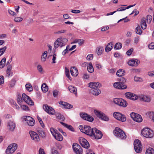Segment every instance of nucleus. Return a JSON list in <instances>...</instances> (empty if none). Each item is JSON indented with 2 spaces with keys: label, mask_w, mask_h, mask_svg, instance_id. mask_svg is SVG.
<instances>
[{
  "label": "nucleus",
  "mask_w": 154,
  "mask_h": 154,
  "mask_svg": "<svg viewBox=\"0 0 154 154\" xmlns=\"http://www.w3.org/2000/svg\"><path fill=\"white\" fill-rule=\"evenodd\" d=\"M68 42L66 38L60 37L57 38L54 43V47L56 49L59 47L60 48L65 46Z\"/></svg>",
  "instance_id": "nucleus-1"
},
{
  "label": "nucleus",
  "mask_w": 154,
  "mask_h": 154,
  "mask_svg": "<svg viewBox=\"0 0 154 154\" xmlns=\"http://www.w3.org/2000/svg\"><path fill=\"white\" fill-rule=\"evenodd\" d=\"M114 133L116 137L120 139H122L126 138V136L125 132L118 127L116 128L114 131Z\"/></svg>",
  "instance_id": "nucleus-2"
},
{
  "label": "nucleus",
  "mask_w": 154,
  "mask_h": 154,
  "mask_svg": "<svg viewBox=\"0 0 154 154\" xmlns=\"http://www.w3.org/2000/svg\"><path fill=\"white\" fill-rule=\"evenodd\" d=\"M141 133L143 137L147 138H151L153 136L152 131L149 128H146L143 129Z\"/></svg>",
  "instance_id": "nucleus-3"
},
{
  "label": "nucleus",
  "mask_w": 154,
  "mask_h": 154,
  "mask_svg": "<svg viewBox=\"0 0 154 154\" xmlns=\"http://www.w3.org/2000/svg\"><path fill=\"white\" fill-rule=\"evenodd\" d=\"M50 131L53 137L56 140L60 141L63 140L62 136L56 129L51 128L50 129Z\"/></svg>",
  "instance_id": "nucleus-4"
},
{
  "label": "nucleus",
  "mask_w": 154,
  "mask_h": 154,
  "mask_svg": "<svg viewBox=\"0 0 154 154\" xmlns=\"http://www.w3.org/2000/svg\"><path fill=\"white\" fill-rule=\"evenodd\" d=\"M94 112L97 117L105 121H108L109 120V117L103 112L97 110H94Z\"/></svg>",
  "instance_id": "nucleus-5"
},
{
  "label": "nucleus",
  "mask_w": 154,
  "mask_h": 154,
  "mask_svg": "<svg viewBox=\"0 0 154 154\" xmlns=\"http://www.w3.org/2000/svg\"><path fill=\"white\" fill-rule=\"evenodd\" d=\"M102 136L103 134L100 131L98 130L96 128H94V131L91 135V137L96 139H99L102 137Z\"/></svg>",
  "instance_id": "nucleus-6"
},
{
  "label": "nucleus",
  "mask_w": 154,
  "mask_h": 154,
  "mask_svg": "<svg viewBox=\"0 0 154 154\" xmlns=\"http://www.w3.org/2000/svg\"><path fill=\"white\" fill-rule=\"evenodd\" d=\"M134 147L135 151L138 153L140 152L142 150V146L140 142L138 139L135 140L134 143Z\"/></svg>",
  "instance_id": "nucleus-7"
},
{
  "label": "nucleus",
  "mask_w": 154,
  "mask_h": 154,
  "mask_svg": "<svg viewBox=\"0 0 154 154\" xmlns=\"http://www.w3.org/2000/svg\"><path fill=\"white\" fill-rule=\"evenodd\" d=\"M17 145L16 143H13L10 145L6 150V152L7 154L13 153L17 149Z\"/></svg>",
  "instance_id": "nucleus-8"
},
{
  "label": "nucleus",
  "mask_w": 154,
  "mask_h": 154,
  "mask_svg": "<svg viewBox=\"0 0 154 154\" xmlns=\"http://www.w3.org/2000/svg\"><path fill=\"white\" fill-rule=\"evenodd\" d=\"M43 108L44 110L49 115H54L55 113V111L54 109L46 104L43 105Z\"/></svg>",
  "instance_id": "nucleus-9"
},
{
  "label": "nucleus",
  "mask_w": 154,
  "mask_h": 154,
  "mask_svg": "<svg viewBox=\"0 0 154 154\" xmlns=\"http://www.w3.org/2000/svg\"><path fill=\"white\" fill-rule=\"evenodd\" d=\"M113 116L117 120L124 122L126 121V118L125 115L118 112H115L113 114Z\"/></svg>",
  "instance_id": "nucleus-10"
},
{
  "label": "nucleus",
  "mask_w": 154,
  "mask_h": 154,
  "mask_svg": "<svg viewBox=\"0 0 154 154\" xmlns=\"http://www.w3.org/2000/svg\"><path fill=\"white\" fill-rule=\"evenodd\" d=\"M23 120L26 121L28 125L33 126L35 124V121L32 117L29 116H24L23 117Z\"/></svg>",
  "instance_id": "nucleus-11"
},
{
  "label": "nucleus",
  "mask_w": 154,
  "mask_h": 154,
  "mask_svg": "<svg viewBox=\"0 0 154 154\" xmlns=\"http://www.w3.org/2000/svg\"><path fill=\"white\" fill-rule=\"evenodd\" d=\"M22 100L29 105H33L34 104L33 102L31 99L24 93L22 94Z\"/></svg>",
  "instance_id": "nucleus-12"
},
{
  "label": "nucleus",
  "mask_w": 154,
  "mask_h": 154,
  "mask_svg": "<svg viewBox=\"0 0 154 154\" xmlns=\"http://www.w3.org/2000/svg\"><path fill=\"white\" fill-rule=\"evenodd\" d=\"M131 116L133 119L137 122H141L143 119L140 115L134 112H132L130 114Z\"/></svg>",
  "instance_id": "nucleus-13"
},
{
  "label": "nucleus",
  "mask_w": 154,
  "mask_h": 154,
  "mask_svg": "<svg viewBox=\"0 0 154 154\" xmlns=\"http://www.w3.org/2000/svg\"><path fill=\"white\" fill-rule=\"evenodd\" d=\"M73 149L76 154H82V149L81 147L76 143H73L72 145Z\"/></svg>",
  "instance_id": "nucleus-14"
},
{
  "label": "nucleus",
  "mask_w": 154,
  "mask_h": 154,
  "mask_svg": "<svg viewBox=\"0 0 154 154\" xmlns=\"http://www.w3.org/2000/svg\"><path fill=\"white\" fill-rule=\"evenodd\" d=\"M79 142L81 146L85 148H88L89 144L88 141L83 137H80L79 139Z\"/></svg>",
  "instance_id": "nucleus-15"
},
{
  "label": "nucleus",
  "mask_w": 154,
  "mask_h": 154,
  "mask_svg": "<svg viewBox=\"0 0 154 154\" xmlns=\"http://www.w3.org/2000/svg\"><path fill=\"white\" fill-rule=\"evenodd\" d=\"M80 116L83 119L90 122H92L94 120L93 117L86 113H80Z\"/></svg>",
  "instance_id": "nucleus-16"
},
{
  "label": "nucleus",
  "mask_w": 154,
  "mask_h": 154,
  "mask_svg": "<svg viewBox=\"0 0 154 154\" xmlns=\"http://www.w3.org/2000/svg\"><path fill=\"white\" fill-rule=\"evenodd\" d=\"M7 127L9 131L13 132L15 129L16 127L15 124L12 121H9L7 123Z\"/></svg>",
  "instance_id": "nucleus-17"
},
{
  "label": "nucleus",
  "mask_w": 154,
  "mask_h": 154,
  "mask_svg": "<svg viewBox=\"0 0 154 154\" xmlns=\"http://www.w3.org/2000/svg\"><path fill=\"white\" fill-rule=\"evenodd\" d=\"M113 86L114 87L117 89H125L127 88L126 85H124L121 82H116L114 83Z\"/></svg>",
  "instance_id": "nucleus-18"
},
{
  "label": "nucleus",
  "mask_w": 154,
  "mask_h": 154,
  "mask_svg": "<svg viewBox=\"0 0 154 154\" xmlns=\"http://www.w3.org/2000/svg\"><path fill=\"white\" fill-rule=\"evenodd\" d=\"M29 134L32 140L36 142L40 140L39 136L36 132L32 131H30Z\"/></svg>",
  "instance_id": "nucleus-19"
},
{
  "label": "nucleus",
  "mask_w": 154,
  "mask_h": 154,
  "mask_svg": "<svg viewBox=\"0 0 154 154\" xmlns=\"http://www.w3.org/2000/svg\"><path fill=\"white\" fill-rule=\"evenodd\" d=\"M84 129L85 130L84 133L91 137L92 134L93 133L94 128H92L88 126L85 125V127Z\"/></svg>",
  "instance_id": "nucleus-20"
},
{
  "label": "nucleus",
  "mask_w": 154,
  "mask_h": 154,
  "mask_svg": "<svg viewBox=\"0 0 154 154\" xmlns=\"http://www.w3.org/2000/svg\"><path fill=\"white\" fill-rule=\"evenodd\" d=\"M140 61L136 59H131L128 61V64L129 65L132 66H137L140 63Z\"/></svg>",
  "instance_id": "nucleus-21"
},
{
  "label": "nucleus",
  "mask_w": 154,
  "mask_h": 154,
  "mask_svg": "<svg viewBox=\"0 0 154 154\" xmlns=\"http://www.w3.org/2000/svg\"><path fill=\"white\" fill-rule=\"evenodd\" d=\"M89 86L92 89L99 88L101 87V84L99 82H92L88 83Z\"/></svg>",
  "instance_id": "nucleus-22"
},
{
  "label": "nucleus",
  "mask_w": 154,
  "mask_h": 154,
  "mask_svg": "<svg viewBox=\"0 0 154 154\" xmlns=\"http://www.w3.org/2000/svg\"><path fill=\"white\" fill-rule=\"evenodd\" d=\"M139 98L140 100L149 103L151 100L150 97L146 95H141L140 96Z\"/></svg>",
  "instance_id": "nucleus-23"
},
{
  "label": "nucleus",
  "mask_w": 154,
  "mask_h": 154,
  "mask_svg": "<svg viewBox=\"0 0 154 154\" xmlns=\"http://www.w3.org/2000/svg\"><path fill=\"white\" fill-rule=\"evenodd\" d=\"M70 73L72 76L76 77L78 75V71L75 67H73L70 69Z\"/></svg>",
  "instance_id": "nucleus-24"
},
{
  "label": "nucleus",
  "mask_w": 154,
  "mask_h": 154,
  "mask_svg": "<svg viewBox=\"0 0 154 154\" xmlns=\"http://www.w3.org/2000/svg\"><path fill=\"white\" fill-rule=\"evenodd\" d=\"M59 103L60 104L63 106L66 109H70L73 107L72 105L65 102L61 101L59 102Z\"/></svg>",
  "instance_id": "nucleus-25"
},
{
  "label": "nucleus",
  "mask_w": 154,
  "mask_h": 154,
  "mask_svg": "<svg viewBox=\"0 0 154 154\" xmlns=\"http://www.w3.org/2000/svg\"><path fill=\"white\" fill-rule=\"evenodd\" d=\"M90 91L91 93L95 96H98L101 93L100 90L98 88L91 89Z\"/></svg>",
  "instance_id": "nucleus-26"
},
{
  "label": "nucleus",
  "mask_w": 154,
  "mask_h": 154,
  "mask_svg": "<svg viewBox=\"0 0 154 154\" xmlns=\"http://www.w3.org/2000/svg\"><path fill=\"white\" fill-rule=\"evenodd\" d=\"M68 89L71 93H73L75 96L77 95V90L75 87L72 85H70L68 87Z\"/></svg>",
  "instance_id": "nucleus-27"
},
{
  "label": "nucleus",
  "mask_w": 154,
  "mask_h": 154,
  "mask_svg": "<svg viewBox=\"0 0 154 154\" xmlns=\"http://www.w3.org/2000/svg\"><path fill=\"white\" fill-rule=\"evenodd\" d=\"M113 44L112 42L109 43L105 48V51L106 52H108L111 50L113 47Z\"/></svg>",
  "instance_id": "nucleus-28"
},
{
  "label": "nucleus",
  "mask_w": 154,
  "mask_h": 154,
  "mask_svg": "<svg viewBox=\"0 0 154 154\" xmlns=\"http://www.w3.org/2000/svg\"><path fill=\"white\" fill-rule=\"evenodd\" d=\"M104 51L103 48L101 46H99L96 49V52L98 55H100L102 54Z\"/></svg>",
  "instance_id": "nucleus-29"
},
{
  "label": "nucleus",
  "mask_w": 154,
  "mask_h": 154,
  "mask_svg": "<svg viewBox=\"0 0 154 154\" xmlns=\"http://www.w3.org/2000/svg\"><path fill=\"white\" fill-rule=\"evenodd\" d=\"M87 70L88 71L91 73H92L94 72V69L91 62H90L88 63L87 66Z\"/></svg>",
  "instance_id": "nucleus-30"
},
{
  "label": "nucleus",
  "mask_w": 154,
  "mask_h": 154,
  "mask_svg": "<svg viewBox=\"0 0 154 154\" xmlns=\"http://www.w3.org/2000/svg\"><path fill=\"white\" fill-rule=\"evenodd\" d=\"M48 52L46 51H44L41 56V61L42 62H45L46 60L47 54Z\"/></svg>",
  "instance_id": "nucleus-31"
},
{
  "label": "nucleus",
  "mask_w": 154,
  "mask_h": 154,
  "mask_svg": "<svg viewBox=\"0 0 154 154\" xmlns=\"http://www.w3.org/2000/svg\"><path fill=\"white\" fill-rule=\"evenodd\" d=\"M141 26L142 29H144L146 28V19L144 18H142V19L141 23Z\"/></svg>",
  "instance_id": "nucleus-32"
},
{
  "label": "nucleus",
  "mask_w": 154,
  "mask_h": 154,
  "mask_svg": "<svg viewBox=\"0 0 154 154\" xmlns=\"http://www.w3.org/2000/svg\"><path fill=\"white\" fill-rule=\"evenodd\" d=\"M37 131L40 136L42 137H45V132L42 129L38 128L37 129Z\"/></svg>",
  "instance_id": "nucleus-33"
},
{
  "label": "nucleus",
  "mask_w": 154,
  "mask_h": 154,
  "mask_svg": "<svg viewBox=\"0 0 154 154\" xmlns=\"http://www.w3.org/2000/svg\"><path fill=\"white\" fill-rule=\"evenodd\" d=\"M42 91L44 93L46 92L48 90V87L45 83H43L41 86Z\"/></svg>",
  "instance_id": "nucleus-34"
},
{
  "label": "nucleus",
  "mask_w": 154,
  "mask_h": 154,
  "mask_svg": "<svg viewBox=\"0 0 154 154\" xmlns=\"http://www.w3.org/2000/svg\"><path fill=\"white\" fill-rule=\"evenodd\" d=\"M60 123L63 125L65 127L67 128L68 129L72 131H74V129L72 127V126L71 125H68L66 124H65L63 122H60Z\"/></svg>",
  "instance_id": "nucleus-35"
},
{
  "label": "nucleus",
  "mask_w": 154,
  "mask_h": 154,
  "mask_svg": "<svg viewBox=\"0 0 154 154\" xmlns=\"http://www.w3.org/2000/svg\"><path fill=\"white\" fill-rule=\"evenodd\" d=\"M121 100L120 103L119 104V106L123 107H126L127 105V103L126 101L122 99Z\"/></svg>",
  "instance_id": "nucleus-36"
},
{
  "label": "nucleus",
  "mask_w": 154,
  "mask_h": 154,
  "mask_svg": "<svg viewBox=\"0 0 154 154\" xmlns=\"http://www.w3.org/2000/svg\"><path fill=\"white\" fill-rule=\"evenodd\" d=\"M6 60V58L4 57L0 61V68H3L5 66Z\"/></svg>",
  "instance_id": "nucleus-37"
},
{
  "label": "nucleus",
  "mask_w": 154,
  "mask_h": 154,
  "mask_svg": "<svg viewBox=\"0 0 154 154\" xmlns=\"http://www.w3.org/2000/svg\"><path fill=\"white\" fill-rule=\"evenodd\" d=\"M37 70L41 74L44 73V71L42 66L40 64H38L37 66Z\"/></svg>",
  "instance_id": "nucleus-38"
},
{
  "label": "nucleus",
  "mask_w": 154,
  "mask_h": 154,
  "mask_svg": "<svg viewBox=\"0 0 154 154\" xmlns=\"http://www.w3.org/2000/svg\"><path fill=\"white\" fill-rule=\"evenodd\" d=\"M124 71L122 69H119L116 73V75L119 77L122 76L124 75Z\"/></svg>",
  "instance_id": "nucleus-39"
},
{
  "label": "nucleus",
  "mask_w": 154,
  "mask_h": 154,
  "mask_svg": "<svg viewBox=\"0 0 154 154\" xmlns=\"http://www.w3.org/2000/svg\"><path fill=\"white\" fill-rule=\"evenodd\" d=\"M122 47V45L120 43H117L114 46V49L115 50H119Z\"/></svg>",
  "instance_id": "nucleus-40"
},
{
  "label": "nucleus",
  "mask_w": 154,
  "mask_h": 154,
  "mask_svg": "<svg viewBox=\"0 0 154 154\" xmlns=\"http://www.w3.org/2000/svg\"><path fill=\"white\" fill-rule=\"evenodd\" d=\"M56 116L57 118L62 121H63L65 118L63 115H61L60 113H57L56 114Z\"/></svg>",
  "instance_id": "nucleus-41"
},
{
  "label": "nucleus",
  "mask_w": 154,
  "mask_h": 154,
  "mask_svg": "<svg viewBox=\"0 0 154 154\" xmlns=\"http://www.w3.org/2000/svg\"><path fill=\"white\" fill-rule=\"evenodd\" d=\"M65 74L66 76L69 80H71V78L70 76L69 70L66 67H65Z\"/></svg>",
  "instance_id": "nucleus-42"
},
{
  "label": "nucleus",
  "mask_w": 154,
  "mask_h": 154,
  "mask_svg": "<svg viewBox=\"0 0 154 154\" xmlns=\"http://www.w3.org/2000/svg\"><path fill=\"white\" fill-rule=\"evenodd\" d=\"M146 154H154V150L152 148H149L146 150Z\"/></svg>",
  "instance_id": "nucleus-43"
},
{
  "label": "nucleus",
  "mask_w": 154,
  "mask_h": 154,
  "mask_svg": "<svg viewBox=\"0 0 154 154\" xmlns=\"http://www.w3.org/2000/svg\"><path fill=\"white\" fill-rule=\"evenodd\" d=\"M26 88L27 90L29 91H31L32 90V88L30 84H28L25 85Z\"/></svg>",
  "instance_id": "nucleus-44"
},
{
  "label": "nucleus",
  "mask_w": 154,
  "mask_h": 154,
  "mask_svg": "<svg viewBox=\"0 0 154 154\" xmlns=\"http://www.w3.org/2000/svg\"><path fill=\"white\" fill-rule=\"evenodd\" d=\"M148 114L149 118L154 122V112H149Z\"/></svg>",
  "instance_id": "nucleus-45"
},
{
  "label": "nucleus",
  "mask_w": 154,
  "mask_h": 154,
  "mask_svg": "<svg viewBox=\"0 0 154 154\" xmlns=\"http://www.w3.org/2000/svg\"><path fill=\"white\" fill-rule=\"evenodd\" d=\"M136 32L137 34L141 35V34L142 33V31L141 30L139 26H138L136 28Z\"/></svg>",
  "instance_id": "nucleus-46"
},
{
  "label": "nucleus",
  "mask_w": 154,
  "mask_h": 154,
  "mask_svg": "<svg viewBox=\"0 0 154 154\" xmlns=\"http://www.w3.org/2000/svg\"><path fill=\"white\" fill-rule=\"evenodd\" d=\"M121 99L122 98H115L114 99L113 102L119 105V104L120 103L121 100Z\"/></svg>",
  "instance_id": "nucleus-47"
},
{
  "label": "nucleus",
  "mask_w": 154,
  "mask_h": 154,
  "mask_svg": "<svg viewBox=\"0 0 154 154\" xmlns=\"http://www.w3.org/2000/svg\"><path fill=\"white\" fill-rule=\"evenodd\" d=\"M7 47L5 46L0 48V56L2 55L5 52Z\"/></svg>",
  "instance_id": "nucleus-48"
},
{
  "label": "nucleus",
  "mask_w": 154,
  "mask_h": 154,
  "mask_svg": "<svg viewBox=\"0 0 154 154\" xmlns=\"http://www.w3.org/2000/svg\"><path fill=\"white\" fill-rule=\"evenodd\" d=\"M21 108L24 111H28L29 110V108L25 105H22L20 106Z\"/></svg>",
  "instance_id": "nucleus-49"
},
{
  "label": "nucleus",
  "mask_w": 154,
  "mask_h": 154,
  "mask_svg": "<svg viewBox=\"0 0 154 154\" xmlns=\"http://www.w3.org/2000/svg\"><path fill=\"white\" fill-rule=\"evenodd\" d=\"M93 54H88L86 57V59L88 61L91 60H93Z\"/></svg>",
  "instance_id": "nucleus-50"
},
{
  "label": "nucleus",
  "mask_w": 154,
  "mask_h": 154,
  "mask_svg": "<svg viewBox=\"0 0 154 154\" xmlns=\"http://www.w3.org/2000/svg\"><path fill=\"white\" fill-rule=\"evenodd\" d=\"M23 20V19L21 17H16L14 18V20L16 22H19L22 21Z\"/></svg>",
  "instance_id": "nucleus-51"
},
{
  "label": "nucleus",
  "mask_w": 154,
  "mask_h": 154,
  "mask_svg": "<svg viewBox=\"0 0 154 154\" xmlns=\"http://www.w3.org/2000/svg\"><path fill=\"white\" fill-rule=\"evenodd\" d=\"M6 72V76L8 77H10L12 75L13 73L11 70H7Z\"/></svg>",
  "instance_id": "nucleus-52"
},
{
  "label": "nucleus",
  "mask_w": 154,
  "mask_h": 154,
  "mask_svg": "<svg viewBox=\"0 0 154 154\" xmlns=\"http://www.w3.org/2000/svg\"><path fill=\"white\" fill-rule=\"evenodd\" d=\"M152 17L150 15H148L146 17V20H147V22L148 23H150L152 20Z\"/></svg>",
  "instance_id": "nucleus-53"
},
{
  "label": "nucleus",
  "mask_w": 154,
  "mask_h": 154,
  "mask_svg": "<svg viewBox=\"0 0 154 154\" xmlns=\"http://www.w3.org/2000/svg\"><path fill=\"white\" fill-rule=\"evenodd\" d=\"M133 95V93H130V92H127L125 93V96L128 98H129L130 99L132 95Z\"/></svg>",
  "instance_id": "nucleus-54"
},
{
  "label": "nucleus",
  "mask_w": 154,
  "mask_h": 154,
  "mask_svg": "<svg viewBox=\"0 0 154 154\" xmlns=\"http://www.w3.org/2000/svg\"><path fill=\"white\" fill-rule=\"evenodd\" d=\"M57 59V55L56 54H54L53 55V58L52 59V63H56V60Z\"/></svg>",
  "instance_id": "nucleus-55"
},
{
  "label": "nucleus",
  "mask_w": 154,
  "mask_h": 154,
  "mask_svg": "<svg viewBox=\"0 0 154 154\" xmlns=\"http://www.w3.org/2000/svg\"><path fill=\"white\" fill-rule=\"evenodd\" d=\"M59 91L56 90H54L53 92V96L54 97H57L58 95Z\"/></svg>",
  "instance_id": "nucleus-56"
},
{
  "label": "nucleus",
  "mask_w": 154,
  "mask_h": 154,
  "mask_svg": "<svg viewBox=\"0 0 154 154\" xmlns=\"http://www.w3.org/2000/svg\"><path fill=\"white\" fill-rule=\"evenodd\" d=\"M95 66L96 68L98 69H100L102 68V66L101 64L97 62H96Z\"/></svg>",
  "instance_id": "nucleus-57"
},
{
  "label": "nucleus",
  "mask_w": 154,
  "mask_h": 154,
  "mask_svg": "<svg viewBox=\"0 0 154 154\" xmlns=\"http://www.w3.org/2000/svg\"><path fill=\"white\" fill-rule=\"evenodd\" d=\"M138 98V97L136 95L133 94V95H132V96L130 99L131 100H136Z\"/></svg>",
  "instance_id": "nucleus-58"
},
{
  "label": "nucleus",
  "mask_w": 154,
  "mask_h": 154,
  "mask_svg": "<svg viewBox=\"0 0 154 154\" xmlns=\"http://www.w3.org/2000/svg\"><path fill=\"white\" fill-rule=\"evenodd\" d=\"M8 11L9 13L13 16H15L17 15L14 12L11 10H9Z\"/></svg>",
  "instance_id": "nucleus-59"
},
{
  "label": "nucleus",
  "mask_w": 154,
  "mask_h": 154,
  "mask_svg": "<svg viewBox=\"0 0 154 154\" xmlns=\"http://www.w3.org/2000/svg\"><path fill=\"white\" fill-rule=\"evenodd\" d=\"M15 81L14 80H11L10 85V87H13L15 85Z\"/></svg>",
  "instance_id": "nucleus-60"
},
{
  "label": "nucleus",
  "mask_w": 154,
  "mask_h": 154,
  "mask_svg": "<svg viewBox=\"0 0 154 154\" xmlns=\"http://www.w3.org/2000/svg\"><path fill=\"white\" fill-rule=\"evenodd\" d=\"M133 51V48H131V49L127 51V52H126L128 56L130 55L131 54Z\"/></svg>",
  "instance_id": "nucleus-61"
},
{
  "label": "nucleus",
  "mask_w": 154,
  "mask_h": 154,
  "mask_svg": "<svg viewBox=\"0 0 154 154\" xmlns=\"http://www.w3.org/2000/svg\"><path fill=\"white\" fill-rule=\"evenodd\" d=\"M38 154H46L43 149L40 148L38 150Z\"/></svg>",
  "instance_id": "nucleus-62"
},
{
  "label": "nucleus",
  "mask_w": 154,
  "mask_h": 154,
  "mask_svg": "<svg viewBox=\"0 0 154 154\" xmlns=\"http://www.w3.org/2000/svg\"><path fill=\"white\" fill-rule=\"evenodd\" d=\"M84 40L82 39H79L78 43L79 45L81 46L83 44Z\"/></svg>",
  "instance_id": "nucleus-63"
},
{
  "label": "nucleus",
  "mask_w": 154,
  "mask_h": 154,
  "mask_svg": "<svg viewBox=\"0 0 154 154\" xmlns=\"http://www.w3.org/2000/svg\"><path fill=\"white\" fill-rule=\"evenodd\" d=\"M149 48L151 49H154V43H151L148 45Z\"/></svg>",
  "instance_id": "nucleus-64"
}]
</instances>
